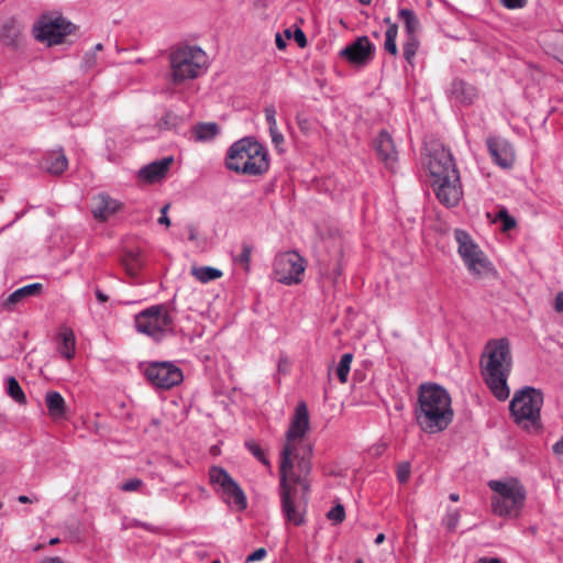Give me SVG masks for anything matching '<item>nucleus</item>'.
<instances>
[{
  "instance_id": "obj_48",
  "label": "nucleus",
  "mask_w": 563,
  "mask_h": 563,
  "mask_svg": "<svg viewBox=\"0 0 563 563\" xmlns=\"http://www.w3.org/2000/svg\"><path fill=\"white\" fill-rule=\"evenodd\" d=\"M169 208V205H165L162 209H161V213L162 216L158 218V223L159 224H165L167 227L170 225V220L167 216V210Z\"/></svg>"
},
{
  "instance_id": "obj_22",
  "label": "nucleus",
  "mask_w": 563,
  "mask_h": 563,
  "mask_svg": "<svg viewBox=\"0 0 563 563\" xmlns=\"http://www.w3.org/2000/svg\"><path fill=\"white\" fill-rule=\"evenodd\" d=\"M45 404L52 419L58 420L65 418L66 402L58 391L48 390L45 394Z\"/></svg>"
},
{
  "instance_id": "obj_58",
  "label": "nucleus",
  "mask_w": 563,
  "mask_h": 563,
  "mask_svg": "<svg viewBox=\"0 0 563 563\" xmlns=\"http://www.w3.org/2000/svg\"><path fill=\"white\" fill-rule=\"evenodd\" d=\"M450 499L452 501H459L460 496L457 494H455V493H452V494H450Z\"/></svg>"
},
{
  "instance_id": "obj_6",
  "label": "nucleus",
  "mask_w": 563,
  "mask_h": 563,
  "mask_svg": "<svg viewBox=\"0 0 563 563\" xmlns=\"http://www.w3.org/2000/svg\"><path fill=\"white\" fill-rule=\"evenodd\" d=\"M169 63L170 80L179 85L200 76L207 64V55L198 46H181L170 53Z\"/></svg>"
},
{
  "instance_id": "obj_64",
  "label": "nucleus",
  "mask_w": 563,
  "mask_h": 563,
  "mask_svg": "<svg viewBox=\"0 0 563 563\" xmlns=\"http://www.w3.org/2000/svg\"><path fill=\"white\" fill-rule=\"evenodd\" d=\"M211 563H221L219 560H213Z\"/></svg>"
},
{
  "instance_id": "obj_52",
  "label": "nucleus",
  "mask_w": 563,
  "mask_h": 563,
  "mask_svg": "<svg viewBox=\"0 0 563 563\" xmlns=\"http://www.w3.org/2000/svg\"><path fill=\"white\" fill-rule=\"evenodd\" d=\"M477 563H501L498 558H481Z\"/></svg>"
},
{
  "instance_id": "obj_47",
  "label": "nucleus",
  "mask_w": 563,
  "mask_h": 563,
  "mask_svg": "<svg viewBox=\"0 0 563 563\" xmlns=\"http://www.w3.org/2000/svg\"><path fill=\"white\" fill-rule=\"evenodd\" d=\"M295 41L300 47H305L307 45V37L302 30L297 29L295 31Z\"/></svg>"
},
{
  "instance_id": "obj_16",
  "label": "nucleus",
  "mask_w": 563,
  "mask_h": 563,
  "mask_svg": "<svg viewBox=\"0 0 563 563\" xmlns=\"http://www.w3.org/2000/svg\"><path fill=\"white\" fill-rule=\"evenodd\" d=\"M375 46L367 36L357 37L340 52V56L351 64L366 65L374 57Z\"/></svg>"
},
{
  "instance_id": "obj_13",
  "label": "nucleus",
  "mask_w": 563,
  "mask_h": 563,
  "mask_svg": "<svg viewBox=\"0 0 563 563\" xmlns=\"http://www.w3.org/2000/svg\"><path fill=\"white\" fill-rule=\"evenodd\" d=\"M147 380L156 388L170 389L184 379L183 371L168 361L151 362L144 368Z\"/></svg>"
},
{
  "instance_id": "obj_40",
  "label": "nucleus",
  "mask_w": 563,
  "mask_h": 563,
  "mask_svg": "<svg viewBox=\"0 0 563 563\" xmlns=\"http://www.w3.org/2000/svg\"><path fill=\"white\" fill-rule=\"evenodd\" d=\"M411 473V465L409 462H402L397 466V479L399 483H406Z\"/></svg>"
},
{
  "instance_id": "obj_62",
  "label": "nucleus",
  "mask_w": 563,
  "mask_h": 563,
  "mask_svg": "<svg viewBox=\"0 0 563 563\" xmlns=\"http://www.w3.org/2000/svg\"><path fill=\"white\" fill-rule=\"evenodd\" d=\"M58 542V539L57 538H54L49 541L51 544H56Z\"/></svg>"
},
{
  "instance_id": "obj_14",
  "label": "nucleus",
  "mask_w": 563,
  "mask_h": 563,
  "mask_svg": "<svg viewBox=\"0 0 563 563\" xmlns=\"http://www.w3.org/2000/svg\"><path fill=\"white\" fill-rule=\"evenodd\" d=\"M73 32V24L62 16L42 15L33 27L34 37L48 45L59 44Z\"/></svg>"
},
{
  "instance_id": "obj_59",
  "label": "nucleus",
  "mask_w": 563,
  "mask_h": 563,
  "mask_svg": "<svg viewBox=\"0 0 563 563\" xmlns=\"http://www.w3.org/2000/svg\"><path fill=\"white\" fill-rule=\"evenodd\" d=\"M102 49V44L101 43H98L95 45L93 49L91 52H100Z\"/></svg>"
},
{
  "instance_id": "obj_10",
  "label": "nucleus",
  "mask_w": 563,
  "mask_h": 563,
  "mask_svg": "<svg viewBox=\"0 0 563 563\" xmlns=\"http://www.w3.org/2000/svg\"><path fill=\"white\" fill-rule=\"evenodd\" d=\"M455 239L459 254L473 275L481 277L492 269L490 262L465 231L455 230Z\"/></svg>"
},
{
  "instance_id": "obj_27",
  "label": "nucleus",
  "mask_w": 563,
  "mask_h": 563,
  "mask_svg": "<svg viewBox=\"0 0 563 563\" xmlns=\"http://www.w3.org/2000/svg\"><path fill=\"white\" fill-rule=\"evenodd\" d=\"M21 30L15 21L11 20L3 24L0 37L4 45L15 46L20 36Z\"/></svg>"
},
{
  "instance_id": "obj_56",
  "label": "nucleus",
  "mask_w": 563,
  "mask_h": 563,
  "mask_svg": "<svg viewBox=\"0 0 563 563\" xmlns=\"http://www.w3.org/2000/svg\"><path fill=\"white\" fill-rule=\"evenodd\" d=\"M384 540H385V534L384 533H379V534L376 536L374 542H375L376 545H379V544H382L384 542Z\"/></svg>"
},
{
  "instance_id": "obj_53",
  "label": "nucleus",
  "mask_w": 563,
  "mask_h": 563,
  "mask_svg": "<svg viewBox=\"0 0 563 563\" xmlns=\"http://www.w3.org/2000/svg\"><path fill=\"white\" fill-rule=\"evenodd\" d=\"M96 297L100 302H107L109 299V297L104 292H102L100 289L96 290Z\"/></svg>"
},
{
  "instance_id": "obj_28",
  "label": "nucleus",
  "mask_w": 563,
  "mask_h": 563,
  "mask_svg": "<svg viewBox=\"0 0 563 563\" xmlns=\"http://www.w3.org/2000/svg\"><path fill=\"white\" fill-rule=\"evenodd\" d=\"M220 132V128L214 122L200 123L195 126L194 134L197 141H210L217 136Z\"/></svg>"
},
{
  "instance_id": "obj_37",
  "label": "nucleus",
  "mask_w": 563,
  "mask_h": 563,
  "mask_svg": "<svg viewBox=\"0 0 563 563\" xmlns=\"http://www.w3.org/2000/svg\"><path fill=\"white\" fill-rule=\"evenodd\" d=\"M459 521L460 512L457 509L448 511L446 516L443 518V523L450 531H454L457 528Z\"/></svg>"
},
{
  "instance_id": "obj_36",
  "label": "nucleus",
  "mask_w": 563,
  "mask_h": 563,
  "mask_svg": "<svg viewBox=\"0 0 563 563\" xmlns=\"http://www.w3.org/2000/svg\"><path fill=\"white\" fill-rule=\"evenodd\" d=\"M246 449L263 464L268 465L269 462L265 456L263 449L254 440H247L245 442Z\"/></svg>"
},
{
  "instance_id": "obj_12",
  "label": "nucleus",
  "mask_w": 563,
  "mask_h": 563,
  "mask_svg": "<svg viewBox=\"0 0 563 563\" xmlns=\"http://www.w3.org/2000/svg\"><path fill=\"white\" fill-rule=\"evenodd\" d=\"M305 269L306 262L296 251L277 254L273 263L275 278L284 285L300 283Z\"/></svg>"
},
{
  "instance_id": "obj_39",
  "label": "nucleus",
  "mask_w": 563,
  "mask_h": 563,
  "mask_svg": "<svg viewBox=\"0 0 563 563\" xmlns=\"http://www.w3.org/2000/svg\"><path fill=\"white\" fill-rule=\"evenodd\" d=\"M264 112H265V119H266V122L268 124V131L269 130H274V129H278L277 128V121H276V108L274 104H268L265 107L264 109Z\"/></svg>"
},
{
  "instance_id": "obj_43",
  "label": "nucleus",
  "mask_w": 563,
  "mask_h": 563,
  "mask_svg": "<svg viewBox=\"0 0 563 563\" xmlns=\"http://www.w3.org/2000/svg\"><path fill=\"white\" fill-rule=\"evenodd\" d=\"M96 65H97L96 52L90 51V52L86 53L84 56V59H82V67L86 70H89L92 67H95Z\"/></svg>"
},
{
  "instance_id": "obj_31",
  "label": "nucleus",
  "mask_w": 563,
  "mask_h": 563,
  "mask_svg": "<svg viewBox=\"0 0 563 563\" xmlns=\"http://www.w3.org/2000/svg\"><path fill=\"white\" fill-rule=\"evenodd\" d=\"M419 46H420V41L418 38V35L406 36V41L402 45V55H404V58L410 65H413V60H415L416 54L419 49Z\"/></svg>"
},
{
  "instance_id": "obj_41",
  "label": "nucleus",
  "mask_w": 563,
  "mask_h": 563,
  "mask_svg": "<svg viewBox=\"0 0 563 563\" xmlns=\"http://www.w3.org/2000/svg\"><path fill=\"white\" fill-rule=\"evenodd\" d=\"M327 516L330 520L340 523L345 518L344 507L341 504H338L328 512Z\"/></svg>"
},
{
  "instance_id": "obj_55",
  "label": "nucleus",
  "mask_w": 563,
  "mask_h": 563,
  "mask_svg": "<svg viewBox=\"0 0 563 563\" xmlns=\"http://www.w3.org/2000/svg\"><path fill=\"white\" fill-rule=\"evenodd\" d=\"M188 231H189V240L195 241L197 239L196 229L192 225H190V227H188Z\"/></svg>"
},
{
  "instance_id": "obj_7",
  "label": "nucleus",
  "mask_w": 563,
  "mask_h": 563,
  "mask_svg": "<svg viewBox=\"0 0 563 563\" xmlns=\"http://www.w3.org/2000/svg\"><path fill=\"white\" fill-rule=\"evenodd\" d=\"M489 488L494 492L492 507L500 517H518L526 500V489L517 481H490Z\"/></svg>"
},
{
  "instance_id": "obj_32",
  "label": "nucleus",
  "mask_w": 563,
  "mask_h": 563,
  "mask_svg": "<svg viewBox=\"0 0 563 563\" xmlns=\"http://www.w3.org/2000/svg\"><path fill=\"white\" fill-rule=\"evenodd\" d=\"M398 34V26L397 24H390V26L387 27L385 33V42H384V48L387 53L390 55L396 56L398 54V48L396 44V38Z\"/></svg>"
},
{
  "instance_id": "obj_34",
  "label": "nucleus",
  "mask_w": 563,
  "mask_h": 563,
  "mask_svg": "<svg viewBox=\"0 0 563 563\" xmlns=\"http://www.w3.org/2000/svg\"><path fill=\"white\" fill-rule=\"evenodd\" d=\"M253 246L246 242L241 245V253L234 257V262L242 265L247 272L250 269V262Z\"/></svg>"
},
{
  "instance_id": "obj_30",
  "label": "nucleus",
  "mask_w": 563,
  "mask_h": 563,
  "mask_svg": "<svg viewBox=\"0 0 563 563\" xmlns=\"http://www.w3.org/2000/svg\"><path fill=\"white\" fill-rule=\"evenodd\" d=\"M7 394L19 405H25L27 401L19 382L13 376L7 378Z\"/></svg>"
},
{
  "instance_id": "obj_57",
  "label": "nucleus",
  "mask_w": 563,
  "mask_h": 563,
  "mask_svg": "<svg viewBox=\"0 0 563 563\" xmlns=\"http://www.w3.org/2000/svg\"><path fill=\"white\" fill-rule=\"evenodd\" d=\"M18 500H19V503H21V504H26V503H32V501H33L30 497H27V496H25V495H21V496H19V497H18Z\"/></svg>"
},
{
  "instance_id": "obj_8",
  "label": "nucleus",
  "mask_w": 563,
  "mask_h": 563,
  "mask_svg": "<svg viewBox=\"0 0 563 563\" xmlns=\"http://www.w3.org/2000/svg\"><path fill=\"white\" fill-rule=\"evenodd\" d=\"M134 324L139 333L159 342L167 333L173 332L174 319L169 306L161 303L153 305L135 314Z\"/></svg>"
},
{
  "instance_id": "obj_44",
  "label": "nucleus",
  "mask_w": 563,
  "mask_h": 563,
  "mask_svg": "<svg viewBox=\"0 0 563 563\" xmlns=\"http://www.w3.org/2000/svg\"><path fill=\"white\" fill-rule=\"evenodd\" d=\"M527 1L528 0H500L501 4L509 10L521 9L527 4Z\"/></svg>"
},
{
  "instance_id": "obj_50",
  "label": "nucleus",
  "mask_w": 563,
  "mask_h": 563,
  "mask_svg": "<svg viewBox=\"0 0 563 563\" xmlns=\"http://www.w3.org/2000/svg\"><path fill=\"white\" fill-rule=\"evenodd\" d=\"M563 291L562 292H559L555 297V305H554V308L558 312H562L563 311Z\"/></svg>"
},
{
  "instance_id": "obj_42",
  "label": "nucleus",
  "mask_w": 563,
  "mask_h": 563,
  "mask_svg": "<svg viewBox=\"0 0 563 563\" xmlns=\"http://www.w3.org/2000/svg\"><path fill=\"white\" fill-rule=\"evenodd\" d=\"M143 486V481L140 478H132L126 482H123L120 485V489L122 492H136Z\"/></svg>"
},
{
  "instance_id": "obj_20",
  "label": "nucleus",
  "mask_w": 563,
  "mask_h": 563,
  "mask_svg": "<svg viewBox=\"0 0 563 563\" xmlns=\"http://www.w3.org/2000/svg\"><path fill=\"white\" fill-rule=\"evenodd\" d=\"M173 162V156L152 162L139 170V178L146 183L158 181L166 176Z\"/></svg>"
},
{
  "instance_id": "obj_63",
  "label": "nucleus",
  "mask_w": 563,
  "mask_h": 563,
  "mask_svg": "<svg viewBox=\"0 0 563 563\" xmlns=\"http://www.w3.org/2000/svg\"><path fill=\"white\" fill-rule=\"evenodd\" d=\"M355 563H364V561L362 559H357Z\"/></svg>"
},
{
  "instance_id": "obj_17",
  "label": "nucleus",
  "mask_w": 563,
  "mask_h": 563,
  "mask_svg": "<svg viewBox=\"0 0 563 563\" xmlns=\"http://www.w3.org/2000/svg\"><path fill=\"white\" fill-rule=\"evenodd\" d=\"M373 145L380 162L384 163L388 169L394 170L398 159V153L390 134L382 130L374 139Z\"/></svg>"
},
{
  "instance_id": "obj_25",
  "label": "nucleus",
  "mask_w": 563,
  "mask_h": 563,
  "mask_svg": "<svg viewBox=\"0 0 563 563\" xmlns=\"http://www.w3.org/2000/svg\"><path fill=\"white\" fill-rule=\"evenodd\" d=\"M58 352L67 360L75 355V335L71 330H64L59 334Z\"/></svg>"
},
{
  "instance_id": "obj_46",
  "label": "nucleus",
  "mask_w": 563,
  "mask_h": 563,
  "mask_svg": "<svg viewBox=\"0 0 563 563\" xmlns=\"http://www.w3.org/2000/svg\"><path fill=\"white\" fill-rule=\"evenodd\" d=\"M266 554L267 551L264 548H260L246 558V563L261 561L266 556Z\"/></svg>"
},
{
  "instance_id": "obj_51",
  "label": "nucleus",
  "mask_w": 563,
  "mask_h": 563,
  "mask_svg": "<svg viewBox=\"0 0 563 563\" xmlns=\"http://www.w3.org/2000/svg\"><path fill=\"white\" fill-rule=\"evenodd\" d=\"M553 451L556 455L563 456V438L553 445Z\"/></svg>"
},
{
  "instance_id": "obj_9",
  "label": "nucleus",
  "mask_w": 563,
  "mask_h": 563,
  "mask_svg": "<svg viewBox=\"0 0 563 563\" xmlns=\"http://www.w3.org/2000/svg\"><path fill=\"white\" fill-rule=\"evenodd\" d=\"M543 405L541 390L526 386L517 390L509 404V410L517 423L537 426L540 422V410Z\"/></svg>"
},
{
  "instance_id": "obj_19",
  "label": "nucleus",
  "mask_w": 563,
  "mask_h": 563,
  "mask_svg": "<svg viewBox=\"0 0 563 563\" xmlns=\"http://www.w3.org/2000/svg\"><path fill=\"white\" fill-rule=\"evenodd\" d=\"M448 96L455 103L470 106L477 99L478 93L473 85L462 79H454L448 89Z\"/></svg>"
},
{
  "instance_id": "obj_24",
  "label": "nucleus",
  "mask_w": 563,
  "mask_h": 563,
  "mask_svg": "<svg viewBox=\"0 0 563 563\" xmlns=\"http://www.w3.org/2000/svg\"><path fill=\"white\" fill-rule=\"evenodd\" d=\"M68 167V159L63 152L52 153L45 159V168L48 173L59 175Z\"/></svg>"
},
{
  "instance_id": "obj_33",
  "label": "nucleus",
  "mask_w": 563,
  "mask_h": 563,
  "mask_svg": "<svg viewBox=\"0 0 563 563\" xmlns=\"http://www.w3.org/2000/svg\"><path fill=\"white\" fill-rule=\"evenodd\" d=\"M352 361V353H345L341 356V360L336 367V376L341 383H346Z\"/></svg>"
},
{
  "instance_id": "obj_3",
  "label": "nucleus",
  "mask_w": 563,
  "mask_h": 563,
  "mask_svg": "<svg viewBox=\"0 0 563 563\" xmlns=\"http://www.w3.org/2000/svg\"><path fill=\"white\" fill-rule=\"evenodd\" d=\"M512 366L510 343L507 338L489 340L481 360L485 384L498 400H506L510 389L507 379Z\"/></svg>"
},
{
  "instance_id": "obj_35",
  "label": "nucleus",
  "mask_w": 563,
  "mask_h": 563,
  "mask_svg": "<svg viewBox=\"0 0 563 563\" xmlns=\"http://www.w3.org/2000/svg\"><path fill=\"white\" fill-rule=\"evenodd\" d=\"M181 119L179 115L175 114L172 111H167L165 115L158 122V126L161 129L170 130L179 125Z\"/></svg>"
},
{
  "instance_id": "obj_15",
  "label": "nucleus",
  "mask_w": 563,
  "mask_h": 563,
  "mask_svg": "<svg viewBox=\"0 0 563 563\" xmlns=\"http://www.w3.org/2000/svg\"><path fill=\"white\" fill-rule=\"evenodd\" d=\"M488 153L493 162L501 168L512 167L516 158L511 143L501 136H488L486 140Z\"/></svg>"
},
{
  "instance_id": "obj_60",
  "label": "nucleus",
  "mask_w": 563,
  "mask_h": 563,
  "mask_svg": "<svg viewBox=\"0 0 563 563\" xmlns=\"http://www.w3.org/2000/svg\"><path fill=\"white\" fill-rule=\"evenodd\" d=\"M362 4H369L372 0H358Z\"/></svg>"
},
{
  "instance_id": "obj_54",
  "label": "nucleus",
  "mask_w": 563,
  "mask_h": 563,
  "mask_svg": "<svg viewBox=\"0 0 563 563\" xmlns=\"http://www.w3.org/2000/svg\"><path fill=\"white\" fill-rule=\"evenodd\" d=\"M276 46L279 48V49H284L286 47V42L285 40L280 36V34H276Z\"/></svg>"
},
{
  "instance_id": "obj_4",
  "label": "nucleus",
  "mask_w": 563,
  "mask_h": 563,
  "mask_svg": "<svg viewBox=\"0 0 563 563\" xmlns=\"http://www.w3.org/2000/svg\"><path fill=\"white\" fill-rule=\"evenodd\" d=\"M428 168L439 201L445 207H455L463 197V190L450 150L442 145L434 147L429 157Z\"/></svg>"
},
{
  "instance_id": "obj_23",
  "label": "nucleus",
  "mask_w": 563,
  "mask_h": 563,
  "mask_svg": "<svg viewBox=\"0 0 563 563\" xmlns=\"http://www.w3.org/2000/svg\"><path fill=\"white\" fill-rule=\"evenodd\" d=\"M398 18L405 24L406 36L418 35L421 24L412 10L407 8L400 9L398 11Z\"/></svg>"
},
{
  "instance_id": "obj_29",
  "label": "nucleus",
  "mask_w": 563,
  "mask_h": 563,
  "mask_svg": "<svg viewBox=\"0 0 563 563\" xmlns=\"http://www.w3.org/2000/svg\"><path fill=\"white\" fill-rule=\"evenodd\" d=\"M124 265L126 273L130 276L135 277L142 269L144 262L139 252L130 251L124 260Z\"/></svg>"
},
{
  "instance_id": "obj_38",
  "label": "nucleus",
  "mask_w": 563,
  "mask_h": 563,
  "mask_svg": "<svg viewBox=\"0 0 563 563\" xmlns=\"http://www.w3.org/2000/svg\"><path fill=\"white\" fill-rule=\"evenodd\" d=\"M498 218L501 220L503 222V230L504 231H509L511 229H514L516 227V220L514 217H511L507 209H501L499 210L498 212Z\"/></svg>"
},
{
  "instance_id": "obj_49",
  "label": "nucleus",
  "mask_w": 563,
  "mask_h": 563,
  "mask_svg": "<svg viewBox=\"0 0 563 563\" xmlns=\"http://www.w3.org/2000/svg\"><path fill=\"white\" fill-rule=\"evenodd\" d=\"M134 527H141L147 531H151V532H156L158 529L154 526H152L151 523H147V522H141L139 520H134L133 525Z\"/></svg>"
},
{
  "instance_id": "obj_1",
  "label": "nucleus",
  "mask_w": 563,
  "mask_h": 563,
  "mask_svg": "<svg viewBox=\"0 0 563 563\" xmlns=\"http://www.w3.org/2000/svg\"><path fill=\"white\" fill-rule=\"evenodd\" d=\"M310 428L308 407L299 402L286 433V442L280 452V501L286 520L295 526L303 523L306 501L299 500L297 485L306 494L309 485L306 476L311 471L312 445L306 441Z\"/></svg>"
},
{
  "instance_id": "obj_2",
  "label": "nucleus",
  "mask_w": 563,
  "mask_h": 563,
  "mask_svg": "<svg viewBox=\"0 0 563 563\" xmlns=\"http://www.w3.org/2000/svg\"><path fill=\"white\" fill-rule=\"evenodd\" d=\"M415 419L419 428L429 434L445 430L454 418L451 397L438 384H421L415 407Z\"/></svg>"
},
{
  "instance_id": "obj_61",
  "label": "nucleus",
  "mask_w": 563,
  "mask_h": 563,
  "mask_svg": "<svg viewBox=\"0 0 563 563\" xmlns=\"http://www.w3.org/2000/svg\"><path fill=\"white\" fill-rule=\"evenodd\" d=\"M384 22H385V23H387V24H388V26H390V24H393V23H391V21H390V18H386V19L384 20Z\"/></svg>"
},
{
  "instance_id": "obj_45",
  "label": "nucleus",
  "mask_w": 563,
  "mask_h": 563,
  "mask_svg": "<svg viewBox=\"0 0 563 563\" xmlns=\"http://www.w3.org/2000/svg\"><path fill=\"white\" fill-rule=\"evenodd\" d=\"M269 134L272 137V143L275 145L276 148H279V146L284 143V135L278 129L269 130Z\"/></svg>"
},
{
  "instance_id": "obj_5",
  "label": "nucleus",
  "mask_w": 563,
  "mask_h": 563,
  "mask_svg": "<svg viewBox=\"0 0 563 563\" xmlns=\"http://www.w3.org/2000/svg\"><path fill=\"white\" fill-rule=\"evenodd\" d=\"M225 166L238 174L260 176L269 168L268 153L254 137H243L229 147Z\"/></svg>"
},
{
  "instance_id": "obj_26",
  "label": "nucleus",
  "mask_w": 563,
  "mask_h": 563,
  "mask_svg": "<svg viewBox=\"0 0 563 563\" xmlns=\"http://www.w3.org/2000/svg\"><path fill=\"white\" fill-rule=\"evenodd\" d=\"M191 275L202 284H207L209 282L216 280L222 277V271L211 267V266H194L191 268Z\"/></svg>"
},
{
  "instance_id": "obj_11",
  "label": "nucleus",
  "mask_w": 563,
  "mask_h": 563,
  "mask_svg": "<svg viewBox=\"0 0 563 563\" xmlns=\"http://www.w3.org/2000/svg\"><path fill=\"white\" fill-rule=\"evenodd\" d=\"M209 478L228 505L234 506L238 510L246 508L247 501L244 492L224 468L212 466L209 470Z\"/></svg>"
},
{
  "instance_id": "obj_18",
  "label": "nucleus",
  "mask_w": 563,
  "mask_h": 563,
  "mask_svg": "<svg viewBox=\"0 0 563 563\" xmlns=\"http://www.w3.org/2000/svg\"><path fill=\"white\" fill-rule=\"evenodd\" d=\"M122 207V203L113 199L108 194L101 192L92 198L91 213L100 222L107 221L115 214Z\"/></svg>"
},
{
  "instance_id": "obj_21",
  "label": "nucleus",
  "mask_w": 563,
  "mask_h": 563,
  "mask_svg": "<svg viewBox=\"0 0 563 563\" xmlns=\"http://www.w3.org/2000/svg\"><path fill=\"white\" fill-rule=\"evenodd\" d=\"M43 285L40 283L30 284L14 290L3 302L2 307L7 311H12L13 308L22 302L24 299L40 295Z\"/></svg>"
}]
</instances>
